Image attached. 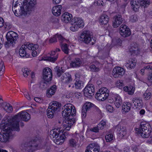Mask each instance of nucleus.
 <instances>
[{
    "mask_svg": "<svg viewBox=\"0 0 152 152\" xmlns=\"http://www.w3.org/2000/svg\"><path fill=\"white\" fill-rule=\"evenodd\" d=\"M64 109L62 112V115L65 118V122L63 123L64 128L69 130L75 121L74 118H70L75 115L76 111L74 106L71 104H68L64 107Z\"/></svg>",
    "mask_w": 152,
    "mask_h": 152,
    "instance_id": "obj_1",
    "label": "nucleus"
},
{
    "mask_svg": "<svg viewBox=\"0 0 152 152\" xmlns=\"http://www.w3.org/2000/svg\"><path fill=\"white\" fill-rule=\"evenodd\" d=\"M31 118L30 114L27 112L22 111L19 113L17 115H15L12 118L7 120L9 124H11L13 127L14 130L19 131L20 130L19 128V122L21 120L25 121H27Z\"/></svg>",
    "mask_w": 152,
    "mask_h": 152,
    "instance_id": "obj_2",
    "label": "nucleus"
},
{
    "mask_svg": "<svg viewBox=\"0 0 152 152\" xmlns=\"http://www.w3.org/2000/svg\"><path fill=\"white\" fill-rule=\"evenodd\" d=\"M14 0L13 5L14 7H16L18 4V1H15ZM23 5L20 7V15H26L27 12L31 10L36 4V0H24L23 1Z\"/></svg>",
    "mask_w": 152,
    "mask_h": 152,
    "instance_id": "obj_3",
    "label": "nucleus"
},
{
    "mask_svg": "<svg viewBox=\"0 0 152 152\" xmlns=\"http://www.w3.org/2000/svg\"><path fill=\"white\" fill-rule=\"evenodd\" d=\"M61 128L55 129L52 130L50 133V136L53 139L54 142L57 145L61 144L64 141V138L61 134Z\"/></svg>",
    "mask_w": 152,
    "mask_h": 152,
    "instance_id": "obj_4",
    "label": "nucleus"
},
{
    "mask_svg": "<svg viewBox=\"0 0 152 152\" xmlns=\"http://www.w3.org/2000/svg\"><path fill=\"white\" fill-rule=\"evenodd\" d=\"M140 129H136V133L140 134V135L142 137L144 138L148 137L151 132V126L148 123L142 122L140 124Z\"/></svg>",
    "mask_w": 152,
    "mask_h": 152,
    "instance_id": "obj_5",
    "label": "nucleus"
},
{
    "mask_svg": "<svg viewBox=\"0 0 152 152\" xmlns=\"http://www.w3.org/2000/svg\"><path fill=\"white\" fill-rule=\"evenodd\" d=\"M55 70L56 75L58 77L61 75V80L63 83L69 84L72 81V79L71 75L68 72L64 73L65 71L64 69H62V67L60 68L59 67L56 66L55 68Z\"/></svg>",
    "mask_w": 152,
    "mask_h": 152,
    "instance_id": "obj_6",
    "label": "nucleus"
},
{
    "mask_svg": "<svg viewBox=\"0 0 152 152\" xmlns=\"http://www.w3.org/2000/svg\"><path fill=\"white\" fill-rule=\"evenodd\" d=\"M40 140L36 137L29 142H26L24 145L25 149L29 152H32L38 150L41 147Z\"/></svg>",
    "mask_w": 152,
    "mask_h": 152,
    "instance_id": "obj_7",
    "label": "nucleus"
},
{
    "mask_svg": "<svg viewBox=\"0 0 152 152\" xmlns=\"http://www.w3.org/2000/svg\"><path fill=\"white\" fill-rule=\"evenodd\" d=\"M80 39L86 44H90L93 45L96 42L95 38L91 37L90 31L88 30H84L81 34Z\"/></svg>",
    "mask_w": 152,
    "mask_h": 152,
    "instance_id": "obj_8",
    "label": "nucleus"
},
{
    "mask_svg": "<svg viewBox=\"0 0 152 152\" xmlns=\"http://www.w3.org/2000/svg\"><path fill=\"white\" fill-rule=\"evenodd\" d=\"M6 38L7 42L5 43V45L6 48H9L15 44L17 39L18 38V35L15 32L10 31L6 34Z\"/></svg>",
    "mask_w": 152,
    "mask_h": 152,
    "instance_id": "obj_9",
    "label": "nucleus"
},
{
    "mask_svg": "<svg viewBox=\"0 0 152 152\" xmlns=\"http://www.w3.org/2000/svg\"><path fill=\"white\" fill-rule=\"evenodd\" d=\"M109 91L106 88L104 87L100 89L96 94V97L98 100L103 101L108 96Z\"/></svg>",
    "mask_w": 152,
    "mask_h": 152,
    "instance_id": "obj_10",
    "label": "nucleus"
},
{
    "mask_svg": "<svg viewBox=\"0 0 152 152\" xmlns=\"http://www.w3.org/2000/svg\"><path fill=\"white\" fill-rule=\"evenodd\" d=\"M114 131L119 134V137H123L127 134V129L125 126L119 124L114 128Z\"/></svg>",
    "mask_w": 152,
    "mask_h": 152,
    "instance_id": "obj_11",
    "label": "nucleus"
},
{
    "mask_svg": "<svg viewBox=\"0 0 152 152\" xmlns=\"http://www.w3.org/2000/svg\"><path fill=\"white\" fill-rule=\"evenodd\" d=\"M43 79L46 82H48L52 80V73L51 70L47 67L44 69L43 71Z\"/></svg>",
    "mask_w": 152,
    "mask_h": 152,
    "instance_id": "obj_12",
    "label": "nucleus"
},
{
    "mask_svg": "<svg viewBox=\"0 0 152 152\" xmlns=\"http://www.w3.org/2000/svg\"><path fill=\"white\" fill-rule=\"evenodd\" d=\"M120 33L124 37H127L131 34L130 29L128 27L125 25H122L119 28Z\"/></svg>",
    "mask_w": 152,
    "mask_h": 152,
    "instance_id": "obj_13",
    "label": "nucleus"
},
{
    "mask_svg": "<svg viewBox=\"0 0 152 152\" xmlns=\"http://www.w3.org/2000/svg\"><path fill=\"white\" fill-rule=\"evenodd\" d=\"M100 148V146L98 143H92L87 147L85 152H99Z\"/></svg>",
    "mask_w": 152,
    "mask_h": 152,
    "instance_id": "obj_14",
    "label": "nucleus"
},
{
    "mask_svg": "<svg viewBox=\"0 0 152 152\" xmlns=\"http://www.w3.org/2000/svg\"><path fill=\"white\" fill-rule=\"evenodd\" d=\"M84 95L88 97V96H92L94 94V86L92 84L87 85L83 90Z\"/></svg>",
    "mask_w": 152,
    "mask_h": 152,
    "instance_id": "obj_15",
    "label": "nucleus"
},
{
    "mask_svg": "<svg viewBox=\"0 0 152 152\" xmlns=\"http://www.w3.org/2000/svg\"><path fill=\"white\" fill-rule=\"evenodd\" d=\"M125 73L124 69L120 67H115L113 71L112 75L115 77H120L122 76Z\"/></svg>",
    "mask_w": 152,
    "mask_h": 152,
    "instance_id": "obj_16",
    "label": "nucleus"
},
{
    "mask_svg": "<svg viewBox=\"0 0 152 152\" xmlns=\"http://www.w3.org/2000/svg\"><path fill=\"white\" fill-rule=\"evenodd\" d=\"M60 51V49L57 48L55 51L51 52L50 56L47 57V60L50 61L54 62L57 60L58 57V53H57V52Z\"/></svg>",
    "mask_w": 152,
    "mask_h": 152,
    "instance_id": "obj_17",
    "label": "nucleus"
},
{
    "mask_svg": "<svg viewBox=\"0 0 152 152\" xmlns=\"http://www.w3.org/2000/svg\"><path fill=\"white\" fill-rule=\"evenodd\" d=\"M114 20L113 22V26L114 28H117L122 23L123 19L121 15H118L114 17Z\"/></svg>",
    "mask_w": 152,
    "mask_h": 152,
    "instance_id": "obj_18",
    "label": "nucleus"
},
{
    "mask_svg": "<svg viewBox=\"0 0 152 152\" xmlns=\"http://www.w3.org/2000/svg\"><path fill=\"white\" fill-rule=\"evenodd\" d=\"M57 38L59 40L60 43L66 41V40L61 35L57 34L50 38L49 42L50 43L56 42H57Z\"/></svg>",
    "mask_w": 152,
    "mask_h": 152,
    "instance_id": "obj_19",
    "label": "nucleus"
},
{
    "mask_svg": "<svg viewBox=\"0 0 152 152\" xmlns=\"http://www.w3.org/2000/svg\"><path fill=\"white\" fill-rule=\"evenodd\" d=\"M71 24H75L80 26V28L83 27L84 23L82 19L80 18L75 17L71 20Z\"/></svg>",
    "mask_w": 152,
    "mask_h": 152,
    "instance_id": "obj_20",
    "label": "nucleus"
},
{
    "mask_svg": "<svg viewBox=\"0 0 152 152\" xmlns=\"http://www.w3.org/2000/svg\"><path fill=\"white\" fill-rule=\"evenodd\" d=\"M27 46L25 45H22L21 47L19 50V53L20 56L22 57L27 58L29 57V54L26 53V50Z\"/></svg>",
    "mask_w": 152,
    "mask_h": 152,
    "instance_id": "obj_21",
    "label": "nucleus"
},
{
    "mask_svg": "<svg viewBox=\"0 0 152 152\" xmlns=\"http://www.w3.org/2000/svg\"><path fill=\"white\" fill-rule=\"evenodd\" d=\"M61 106V103L56 101H53L49 104V107L51 108L52 110H54L57 112L59 110Z\"/></svg>",
    "mask_w": 152,
    "mask_h": 152,
    "instance_id": "obj_22",
    "label": "nucleus"
},
{
    "mask_svg": "<svg viewBox=\"0 0 152 152\" xmlns=\"http://www.w3.org/2000/svg\"><path fill=\"white\" fill-rule=\"evenodd\" d=\"M114 99L115 104L117 108H119L122 102V99L121 96L118 94H115L113 96Z\"/></svg>",
    "mask_w": 152,
    "mask_h": 152,
    "instance_id": "obj_23",
    "label": "nucleus"
},
{
    "mask_svg": "<svg viewBox=\"0 0 152 152\" xmlns=\"http://www.w3.org/2000/svg\"><path fill=\"white\" fill-rule=\"evenodd\" d=\"M62 8V6L61 5H58L53 7L52 11L53 14L55 16H59L61 13Z\"/></svg>",
    "mask_w": 152,
    "mask_h": 152,
    "instance_id": "obj_24",
    "label": "nucleus"
},
{
    "mask_svg": "<svg viewBox=\"0 0 152 152\" xmlns=\"http://www.w3.org/2000/svg\"><path fill=\"white\" fill-rule=\"evenodd\" d=\"M132 102L136 109H140L142 108L143 103L141 100L139 99L134 98L132 100Z\"/></svg>",
    "mask_w": 152,
    "mask_h": 152,
    "instance_id": "obj_25",
    "label": "nucleus"
},
{
    "mask_svg": "<svg viewBox=\"0 0 152 152\" xmlns=\"http://www.w3.org/2000/svg\"><path fill=\"white\" fill-rule=\"evenodd\" d=\"M109 17L106 15H103L101 16L99 20V22L101 24L106 25L109 21Z\"/></svg>",
    "mask_w": 152,
    "mask_h": 152,
    "instance_id": "obj_26",
    "label": "nucleus"
},
{
    "mask_svg": "<svg viewBox=\"0 0 152 152\" xmlns=\"http://www.w3.org/2000/svg\"><path fill=\"white\" fill-rule=\"evenodd\" d=\"M82 61L79 58H75L73 61L70 63V66L72 67H78L80 66L82 64Z\"/></svg>",
    "mask_w": 152,
    "mask_h": 152,
    "instance_id": "obj_27",
    "label": "nucleus"
},
{
    "mask_svg": "<svg viewBox=\"0 0 152 152\" xmlns=\"http://www.w3.org/2000/svg\"><path fill=\"white\" fill-rule=\"evenodd\" d=\"M136 61L134 58H130L126 64V67L129 69H134L135 66Z\"/></svg>",
    "mask_w": 152,
    "mask_h": 152,
    "instance_id": "obj_28",
    "label": "nucleus"
},
{
    "mask_svg": "<svg viewBox=\"0 0 152 152\" xmlns=\"http://www.w3.org/2000/svg\"><path fill=\"white\" fill-rule=\"evenodd\" d=\"M131 8L135 11H137L141 6L138 0H132L130 1Z\"/></svg>",
    "mask_w": 152,
    "mask_h": 152,
    "instance_id": "obj_29",
    "label": "nucleus"
},
{
    "mask_svg": "<svg viewBox=\"0 0 152 152\" xmlns=\"http://www.w3.org/2000/svg\"><path fill=\"white\" fill-rule=\"evenodd\" d=\"M72 18V15L67 12L64 13L61 17L62 21L65 23H68L71 20Z\"/></svg>",
    "mask_w": 152,
    "mask_h": 152,
    "instance_id": "obj_30",
    "label": "nucleus"
},
{
    "mask_svg": "<svg viewBox=\"0 0 152 152\" xmlns=\"http://www.w3.org/2000/svg\"><path fill=\"white\" fill-rule=\"evenodd\" d=\"M56 89V86L53 85L50 87V88L47 90L46 95L48 97H50L52 95H54Z\"/></svg>",
    "mask_w": 152,
    "mask_h": 152,
    "instance_id": "obj_31",
    "label": "nucleus"
},
{
    "mask_svg": "<svg viewBox=\"0 0 152 152\" xmlns=\"http://www.w3.org/2000/svg\"><path fill=\"white\" fill-rule=\"evenodd\" d=\"M129 51L132 54H134L136 55L139 54L140 52L139 48L137 44H134L129 49Z\"/></svg>",
    "mask_w": 152,
    "mask_h": 152,
    "instance_id": "obj_32",
    "label": "nucleus"
},
{
    "mask_svg": "<svg viewBox=\"0 0 152 152\" xmlns=\"http://www.w3.org/2000/svg\"><path fill=\"white\" fill-rule=\"evenodd\" d=\"M3 108L7 112L10 113L13 110L12 107L9 104H7L6 103H3L2 105Z\"/></svg>",
    "mask_w": 152,
    "mask_h": 152,
    "instance_id": "obj_33",
    "label": "nucleus"
},
{
    "mask_svg": "<svg viewBox=\"0 0 152 152\" xmlns=\"http://www.w3.org/2000/svg\"><path fill=\"white\" fill-rule=\"evenodd\" d=\"M131 104L129 102H126L123 104L122 106V110L125 112H129L131 109Z\"/></svg>",
    "mask_w": 152,
    "mask_h": 152,
    "instance_id": "obj_34",
    "label": "nucleus"
},
{
    "mask_svg": "<svg viewBox=\"0 0 152 152\" xmlns=\"http://www.w3.org/2000/svg\"><path fill=\"white\" fill-rule=\"evenodd\" d=\"M141 6H143L144 8L147 7L151 3L150 0H138Z\"/></svg>",
    "mask_w": 152,
    "mask_h": 152,
    "instance_id": "obj_35",
    "label": "nucleus"
},
{
    "mask_svg": "<svg viewBox=\"0 0 152 152\" xmlns=\"http://www.w3.org/2000/svg\"><path fill=\"white\" fill-rule=\"evenodd\" d=\"M94 106V105L92 103L88 102H86L82 108L83 109V111H84V110H86V112H87Z\"/></svg>",
    "mask_w": 152,
    "mask_h": 152,
    "instance_id": "obj_36",
    "label": "nucleus"
},
{
    "mask_svg": "<svg viewBox=\"0 0 152 152\" xmlns=\"http://www.w3.org/2000/svg\"><path fill=\"white\" fill-rule=\"evenodd\" d=\"M75 88L76 89H80L83 87V82L80 80H76L75 84Z\"/></svg>",
    "mask_w": 152,
    "mask_h": 152,
    "instance_id": "obj_37",
    "label": "nucleus"
},
{
    "mask_svg": "<svg viewBox=\"0 0 152 152\" xmlns=\"http://www.w3.org/2000/svg\"><path fill=\"white\" fill-rule=\"evenodd\" d=\"M56 112L54 111V110H52L51 108H49L48 107V109L47 110V115L48 117L49 118H53L54 114L56 113Z\"/></svg>",
    "mask_w": 152,
    "mask_h": 152,
    "instance_id": "obj_38",
    "label": "nucleus"
},
{
    "mask_svg": "<svg viewBox=\"0 0 152 152\" xmlns=\"http://www.w3.org/2000/svg\"><path fill=\"white\" fill-rule=\"evenodd\" d=\"M61 44V46L62 51L66 54H68L69 49L68 47V45L65 43Z\"/></svg>",
    "mask_w": 152,
    "mask_h": 152,
    "instance_id": "obj_39",
    "label": "nucleus"
},
{
    "mask_svg": "<svg viewBox=\"0 0 152 152\" xmlns=\"http://www.w3.org/2000/svg\"><path fill=\"white\" fill-rule=\"evenodd\" d=\"M27 48L29 50L34 51L38 48L39 45L37 44L34 45L33 44H30L28 45Z\"/></svg>",
    "mask_w": 152,
    "mask_h": 152,
    "instance_id": "obj_40",
    "label": "nucleus"
},
{
    "mask_svg": "<svg viewBox=\"0 0 152 152\" xmlns=\"http://www.w3.org/2000/svg\"><path fill=\"white\" fill-rule=\"evenodd\" d=\"M113 135L112 134H107L105 136V139L107 142H111L113 139Z\"/></svg>",
    "mask_w": 152,
    "mask_h": 152,
    "instance_id": "obj_41",
    "label": "nucleus"
},
{
    "mask_svg": "<svg viewBox=\"0 0 152 152\" xmlns=\"http://www.w3.org/2000/svg\"><path fill=\"white\" fill-rule=\"evenodd\" d=\"M143 95L145 99L148 100L151 98V92L147 90L145 91Z\"/></svg>",
    "mask_w": 152,
    "mask_h": 152,
    "instance_id": "obj_42",
    "label": "nucleus"
},
{
    "mask_svg": "<svg viewBox=\"0 0 152 152\" xmlns=\"http://www.w3.org/2000/svg\"><path fill=\"white\" fill-rule=\"evenodd\" d=\"M5 71V66L4 65V63L2 61H0V75L1 76L3 74V72Z\"/></svg>",
    "mask_w": 152,
    "mask_h": 152,
    "instance_id": "obj_43",
    "label": "nucleus"
},
{
    "mask_svg": "<svg viewBox=\"0 0 152 152\" xmlns=\"http://www.w3.org/2000/svg\"><path fill=\"white\" fill-rule=\"evenodd\" d=\"M106 122L104 121H102L97 125V127L100 129H103L105 126Z\"/></svg>",
    "mask_w": 152,
    "mask_h": 152,
    "instance_id": "obj_44",
    "label": "nucleus"
},
{
    "mask_svg": "<svg viewBox=\"0 0 152 152\" xmlns=\"http://www.w3.org/2000/svg\"><path fill=\"white\" fill-rule=\"evenodd\" d=\"M129 88H129L128 86H126L124 87V90L126 92H128V94L132 95L134 93V91L133 89V88H132V89H131V90L130 89H131V88L130 89H129Z\"/></svg>",
    "mask_w": 152,
    "mask_h": 152,
    "instance_id": "obj_45",
    "label": "nucleus"
},
{
    "mask_svg": "<svg viewBox=\"0 0 152 152\" xmlns=\"http://www.w3.org/2000/svg\"><path fill=\"white\" fill-rule=\"evenodd\" d=\"M72 26L70 27V30L73 31H77L79 28H80V26L75 24H71Z\"/></svg>",
    "mask_w": 152,
    "mask_h": 152,
    "instance_id": "obj_46",
    "label": "nucleus"
},
{
    "mask_svg": "<svg viewBox=\"0 0 152 152\" xmlns=\"http://www.w3.org/2000/svg\"><path fill=\"white\" fill-rule=\"evenodd\" d=\"M89 68L91 70L92 72H98L100 70L98 67H96L95 65L94 64L91 65L89 66Z\"/></svg>",
    "mask_w": 152,
    "mask_h": 152,
    "instance_id": "obj_47",
    "label": "nucleus"
},
{
    "mask_svg": "<svg viewBox=\"0 0 152 152\" xmlns=\"http://www.w3.org/2000/svg\"><path fill=\"white\" fill-rule=\"evenodd\" d=\"M63 128H61V129H62V131H61V134H62V136H63L64 138V139H65V138H66V136H67L69 134L68 132L65 131V130H66V131L68 130H66V129H65L64 128V126H63Z\"/></svg>",
    "mask_w": 152,
    "mask_h": 152,
    "instance_id": "obj_48",
    "label": "nucleus"
},
{
    "mask_svg": "<svg viewBox=\"0 0 152 152\" xmlns=\"http://www.w3.org/2000/svg\"><path fill=\"white\" fill-rule=\"evenodd\" d=\"M22 71L23 72V76L25 77H26L30 74V70L27 68L23 69Z\"/></svg>",
    "mask_w": 152,
    "mask_h": 152,
    "instance_id": "obj_49",
    "label": "nucleus"
},
{
    "mask_svg": "<svg viewBox=\"0 0 152 152\" xmlns=\"http://www.w3.org/2000/svg\"><path fill=\"white\" fill-rule=\"evenodd\" d=\"M76 142L74 139H71L69 141V145L72 147H74L76 146Z\"/></svg>",
    "mask_w": 152,
    "mask_h": 152,
    "instance_id": "obj_50",
    "label": "nucleus"
},
{
    "mask_svg": "<svg viewBox=\"0 0 152 152\" xmlns=\"http://www.w3.org/2000/svg\"><path fill=\"white\" fill-rule=\"evenodd\" d=\"M116 84L117 87L120 89L122 88L124 86V83L122 80H118Z\"/></svg>",
    "mask_w": 152,
    "mask_h": 152,
    "instance_id": "obj_51",
    "label": "nucleus"
},
{
    "mask_svg": "<svg viewBox=\"0 0 152 152\" xmlns=\"http://www.w3.org/2000/svg\"><path fill=\"white\" fill-rule=\"evenodd\" d=\"M130 21L132 22H134L137 20V15H132L130 18Z\"/></svg>",
    "mask_w": 152,
    "mask_h": 152,
    "instance_id": "obj_52",
    "label": "nucleus"
},
{
    "mask_svg": "<svg viewBox=\"0 0 152 152\" xmlns=\"http://www.w3.org/2000/svg\"><path fill=\"white\" fill-rule=\"evenodd\" d=\"M24 95L26 98L29 100H31V98L32 97V96L31 95H30L29 93L26 91L24 92Z\"/></svg>",
    "mask_w": 152,
    "mask_h": 152,
    "instance_id": "obj_53",
    "label": "nucleus"
},
{
    "mask_svg": "<svg viewBox=\"0 0 152 152\" xmlns=\"http://www.w3.org/2000/svg\"><path fill=\"white\" fill-rule=\"evenodd\" d=\"M107 110L110 113H112L113 111V107L110 105H107L106 106Z\"/></svg>",
    "mask_w": 152,
    "mask_h": 152,
    "instance_id": "obj_54",
    "label": "nucleus"
},
{
    "mask_svg": "<svg viewBox=\"0 0 152 152\" xmlns=\"http://www.w3.org/2000/svg\"><path fill=\"white\" fill-rule=\"evenodd\" d=\"M50 20V21L52 23H58V19L54 17H52L51 18Z\"/></svg>",
    "mask_w": 152,
    "mask_h": 152,
    "instance_id": "obj_55",
    "label": "nucleus"
},
{
    "mask_svg": "<svg viewBox=\"0 0 152 152\" xmlns=\"http://www.w3.org/2000/svg\"><path fill=\"white\" fill-rule=\"evenodd\" d=\"M116 42L117 45L121 46V45L122 41L119 38H118L116 39Z\"/></svg>",
    "mask_w": 152,
    "mask_h": 152,
    "instance_id": "obj_56",
    "label": "nucleus"
},
{
    "mask_svg": "<svg viewBox=\"0 0 152 152\" xmlns=\"http://www.w3.org/2000/svg\"><path fill=\"white\" fill-rule=\"evenodd\" d=\"M4 20L3 19L0 17V28L3 27L4 25Z\"/></svg>",
    "mask_w": 152,
    "mask_h": 152,
    "instance_id": "obj_57",
    "label": "nucleus"
},
{
    "mask_svg": "<svg viewBox=\"0 0 152 152\" xmlns=\"http://www.w3.org/2000/svg\"><path fill=\"white\" fill-rule=\"evenodd\" d=\"M83 109L82 108V118H85V117L86 116V110H84V111H83Z\"/></svg>",
    "mask_w": 152,
    "mask_h": 152,
    "instance_id": "obj_58",
    "label": "nucleus"
},
{
    "mask_svg": "<svg viewBox=\"0 0 152 152\" xmlns=\"http://www.w3.org/2000/svg\"><path fill=\"white\" fill-rule=\"evenodd\" d=\"M94 110H95L97 112L98 114H100L101 113V111L96 106H94Z\"/></svg>",
    "mask_w": 152,
    "mask_h": 152,
    "instance_id": "obj_59",
    "label": "nucleus"
},
{
    "mask_svg": "<svg viewBox=\"0 0 152 152\" xmlns=\"http://www.w3.org/2000/svg\"><path fill=\"white\" fill-rule=\"evenodd\" d=\"M99 129L97 127V126L96 127H95L91 129V131L93 132H99Z\"/></svg>",
    "mask_w": 152,
    "mask_h": 152,
    "instance_id": "obj_60",
    "label": "nucleus"
},
{
    "mask_svg": "<svg viewBox=\"0 0 152 152\" xmlns=\"http://www.w3.org/2000/svg\"><path fill=\"white\" fill-rule=\"evenodd\" d=\"M148 79L151 83H152V73L148 75Z\"/></svg>",
    "mask_w": 152,
    "mask_h": 152,
    "instance_id": "obj_61",
    "label": "nucleus"
},
{
    "mask_svg": "<svg viewBox=\"0 0 152 152\" xmlns=\"http://www.w3.org/2000/svg\"><path fill=\"white\" fill-rule=\"evenodd\" d=\"M4 42V38L3 36L1 34L0 35V43L3 45Z\"/></svg>",
    "mask_w": 152,
    "mask_h": 152,
    "instance_id": "obj_62",
    "label": "nucleus"
},
{
    "mask_svg": "<svg viewBox=\"0 0 152 152\" xmlns=\"http://www.w3.org/2000/svg\"><path fill=\"white\" fill-rule=\"evenodd\" d=\"M61 0H53V3L54 4H59Z\"/></svg>",
    "mask_w": 152,
    "mask_h": 152,
    "instance_id": "obj_63",
    "label": "nucleus"
},
{
    "mask_svg": "<svg viewBox=\"0 0 152 152\" xmlns=\"http://www.w3.org/2000/svg\"><path fill=\"white\" fill-rule=\"evenodd\" d=\"M81 94L80 93H77L75 94V96L78 98H79L81 97Z\"/></svg>",
    "mask_w": 152,
    "mask_h": 152,
    "instance_id": "obj_64",
    "label": "nucleus"
}]
</instances>
